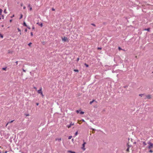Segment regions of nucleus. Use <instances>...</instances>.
<instances>
[{"instance_id":"473e14b6","label":"nucleus","mask_w":153,"mask_h":153,"mask_svg":"<svg viewBox=\"0 0 153 153\" xmlns=\"http://www.w3.org/2000/svg\"><path fill=\"white\" fill-rule=\"evenodd\" d=\"M118 49H119V50H122L121 48L120 47H119V48H118Z\"/></svg>"},{"instance_id":"3c124183","label":"nucleus","mask_w":153,"mask_h":153,"mask_svg":"<svg viewBox=\"0 0 153 153\" xmlns=\"http://www.w3.org/2000/svg\"><path fill=\"white\" fill-rule=\"evenodd\" d=\"M26 115L27 116H29V114H27Z\"/></svg>"},{"instance_id":"4be33fe9","label":"nucleus","mask_w":153,"mask_h":153,"mask_svg":"<svg viewBox=\"0 0 153 153\" xmlns=\"http://www.w3.org/2000/svg\"><path fill=\"white\" fill-rule=\"evenodd\" d=\"M2 11V10L1 9H0V14L1 15V14Z\"/></svg>"},{"instance_id":"f704fd0d","label":"nucleus","mask_w":153,"mask_h":153,"mask_svg":"<svg viewBox=\"0 0 153 153\" xmlns=\"http://www.w3.org/2000/svg\"><path fill=\"white\" fill-rule=\"evenodd\" d=\"M32 29L33 30H34V29H35V27H34V26H33L32 27Z\"/></svg>"},{"instance_id":"ddd939ff","label":"nucleus","mask_w":153,"mask_h":153,"mask_svg":"<svg viewBox=\"0 0 153 153\" xmlns=\"http://www.w3.org/2000/svg\"><path fill=\"white\" fill-rule=\"evenodd\" d=\"M143 144L145 146L146 145H147L145 141H143Z\"/></svg>"},{"instance_id":"5fc2aeb1","label":"nucleus","mask_w":153,"mask_h":153,"mask_svg":"<svg viewBox=\"0 0 153 153\" xmlns=\"http://www.w3.org/2000/svg\"><path fill=\"white\" fill-rule=\"evenodd\" d=\"M73 140H74V139H72V141H73Z\"/></svg>"},{"instance_id":"4468645a","label":"nucleus","mask_w":153,"mask_h":153,"mask_svg":"<svg viewBox=\"0 0 153 153\" xmlns=\"http://www.w3.org/2000/svg\"><path fill=\"white\" fill-rule=\"evenodd\" d=\"M150 29L149 28H148L147 29H145V30H147V31L149 32V31H150Z\"/></svg>"},{"instance_id":"4c0bfd02","label":"nucleus","mask_w":153,"mask_h":153,"mask_svg":"<svg viewBox=\"0 0 153 153\" xmlns=\"http://www.w3.org/2000/svg\"><path fill=\"white\" fill-rule=\"evenodd\" d=\"M33 88H34V89H36V90H37V88H36V87H33Z\"/></svg>"},{"instance_id":"2eb2a0df","label":"nucleus","mask_w":153,"mask_h":153,"mask_svg":"<svg viewBox=\"0 0 153 153\" xmlns=\"http://www.w3.org/2000/svg\"><path fill=\"white\" fill-rule=\"evenodd\" d=\"M23 25L25 27H27V26L26 23L25 22H24L23 23Z\"/></svg>"},{"instance_id":"dca6fc26","label":"nucleus","mask_w":153,"mask_h":153,"mask_svg":"<svg viewBox=\"0 0 153 153\" xmlns=\"http://www.w3.org/2000/svg\"><path fill=\"white\" fill-rule=\"evenodd\" d=\"M95 101V100H93L92 101L90 102V103H90V104H91L92 103H93V102L94 101Z\"/></svg>"},{"instance_id":"de8ad7c7","label":"nucleus","mask_w":153,"mask_h":153,"mask_svg":"<svg viewBox=\"0 0 153 153\" xmlns=\"http://www.w3.org/2000/svg\"><path fill=\"white\" fill-rule=\"evenodd\" d=\"M1 27H4V25H1Z\"/></svg>"},{"instance_id":"864d4df0","label":"nucleus","mask_w":153,"mask_h":153,"mask_svg":"<svg viewBox=\"0 0 153 153\" xmlns=\"http://www.w3.org/2000/svg\"><path fill=\"white\" fill-rule=\"evenodd\" d=\"M11 21H12V20H10V22H11Z\"/></svg>"},{"instance_id":"c85d7f7f","label":"nucleus","mask_w":153,"mask_h":153,"mask_svg":"<svg viewBox=\"0 0 153 153\" xmlns=\"http://www.w3.org/2000/svg\"><path fill=\"white\" fill-rule=\"evenodd\" d=\"M22 16H23L22 15V14H21V16L20 17L19 19H22Z\"/></svg>"},{"instance_id":"49530a36","label":"nucleus","mask_w":153,"mask_h":153,"mask_svg":"<svg viewBox=\"0 0 153 153\" xmlns=\"http://www.w3.org/2000/svg\"><path fill=\"white\" fill-rule=\"evenodd\" d=\"M129 151V148H128L127 149V151Z\"/></svg>"},{"instance_id":"6ab92c4d","label":"nucleus","mask_w":153,"mask_h":153,"mask_svg":"<svg viewBox=\"0 0 153 153\" xmlns=\"http://www.w3.org/2000/svg\"><path fill=\"white\" fill-rule=\"evenodd\" d=\"M6 68H7V67H5V68H2V70H6Z\"/></svg>"},{"instance_id":"79ce46f5","label":"nucleus","mask_w":153,"mask_h":153,"mask_svg":"<svg viewBox=\"0 0 153 153\" xmlns=\"http://www.w3.org/2000/svg\"><path fill=\"white\" fill-rule=\"evenodd\" d=\"M2 18L3 19H4V16L3 15H2Z\"/></svg>"},{"instance_id":"c756f323","label":"nucleus","mask_w":153,"mask_h":153,"mask_svg":"<svg viewBox=\"0 0 153 153\" xmlns=\"http://www.w3.org/2000/svg\"><path fill=\"white\" fill-rule=\"evenodd\" d=\"M32 43L31 42H30L28 44V45L29 46H30V45L32 44Z\"/></svg>"},{"instance_id":"4d7b16f0","label":"nucleus","mask_w":153,"mask_h":153,"mask_svg":"<svg viewBox=\"0 0 153 153\" xmlns=\"http://www.w3.org/2000/svg\"><path fill=\"white\" fill-rule=\"evenodd\" d=\"M1 19V17H0V19Z\"/></svg>"},{"instance_id":"393cba45","label":"nucleus","mask_w":153,"mask_h":153,"mask_svg":"<svg viewBox=\"0 0 153 153\" xmlns=\"http://www.w3.org/2000/svg\"><path fill=\"white\" fill-rule=\"evenodd\" d=\"M0 37L1 38H3V36L1 34H0Z\"/></svg>"},{"instance_id":"0eeeda50","label":"nucleus","mask_w":153,"mask_h":153,"mask_svg":"<svg viewBox=\"0 0 153 153\" xmlns=\"http://www.w3.org/2000/svg\"><path fill=\"white\" fill-rule=\"evenodd\" d=\"M61 140H62V138H56L55 139V140L56 141L58 140L59 142H60L61 141Z\"/></svg>"},{"instance_id":"7c9ffc66","label":"nucleus","mask_w":153,"mask_h":153,"mask_svg":"<svg viewBox=\"0 0 153 153\" xmlns=\"http://www.w3.org/2000/svg\"><path fill=\"white\" fill-rule=\"evenodd\" d=\"M91 25L94 26H96V25L95 24H93V23H92L91 24Z\"/></svg>"},{"instance_id":"6e6552de","label":"nucleus","mask_w":153,"mask_h":153,"mask_svg":"<svg viewBox=\"0 0 153 153\" xmlns=\"http://www.w3.org/2000/svg\"><path fill=\"white\" fill-rule=\"evenodd\" d=\"M67 40V38L66 37H64V38H62V40L64 41L65 42Z\"/></svg>"},{"instance_id":"7ed1b4c3","label":"nucleus","mask_w":153,"mask_h":153,"mask_svg":"<svg viewBox=\"0 0 153 153\" xmlns=\"http://www.w3.org/2000/svg\"><path fill=\"white\" fill-rule=\"evenodd\" d=\"M86 144V143L84 141L82 145V149L84 151L85 150V145Z\"/></svg>"},{"instance_id":"bb28decb","label":"nucleus","mask_w":153,"mask_h":153,"mask_svg":"<svg viewBox=\"0 0 153 153\" xmlns=\"http://www.w3.org/2000/svg\"><path fill=\"white\" fill-rule=\"evenodd\" d=\"M149 152H150V153H152V152H153V151L152 150H150L149 151Z\"/></svg>"},{"instance_id":"f257e3e1","label":"nucleus","mask_w":153,"mask_h":153,"mask_svg":"<svg viewBox=\"0 0 153 153\" xmlns=\"http://www.w3.org/2000/svg\"><path fill=\"white\" fill-rule=\"evenodd\" d=\"M148 144L149 145V146L148 147V148L149 149H151L153 147V143H152L149 142H148Z\"/></svg>"},{"instance_id":"2f4dec72","label":"nucleus","mask_w":153,"mask_h":153,"mask_svg":"<svg viewBox=\"0 0 153 153\" xmlns=\"http://www.w3.org/2000/svg\"><path fill=\"white\" fill-rule=\"evenodd\" d=\"M30 35H31V36H33V32H31L30 33Z\"/></svg>"},{"instance_id":"412c9836","label":"nucleus","mask_w":153,"mask_h":153,"mask_svg":"<svg viewBox=\"0 0 153 153\" xmlns=\"http://www.w3.org/2000/svg\"><path fill=\"white\" fill-rule=\"evenodd\" d=\"M72 136H69L68 137V139H71V138H72Z\"/></svg>"},{"instance_id":"37998d69","label":"nucleus","mask_w":153,"mask_h":153,"mask_svg":"<svg viewBox=\"0 0 153 153\" xmlns=\"http://www.w3.org/2000/svg\"><path fill=\"white\" fill-rule=\"evenodd\" d=\"M25 32H27V29H26L25 30Z\"/></svg>"},{"instance_id":"09e8293b","label":"nucleus","mask_w":153,"mask_h":153,"mask_svg":"<svg viewBox=\"0 0 153 153\" xmlns=\"http://www.w3.org/2000/svg\"><path fill=\"white\" fill-rule=\"evenodd\" d=\"M19 34H20V35H21V32H20V33Z\"/></svg>"},{"instance_id":"9d476101","label":"nucleus","mask_w":153,"mask_h":153,"mask_svg":"<svg viewBox=\"0 0 153 153\" xmlns=\"http://www.w3.org/2000/svg\"><path fill=\"white\" fill-rule=\"evenodd\" d=\"M36 24L38 25H39L41 27H42L43 26V24L42 23H41V24L39 23V22H38L36 23Z\"/></svg>"},{"instance_id":"a878e982","label":"nucleus","mask_w":153,"mask_h":153,"mask_svg":"<svg viewBox=\"0 0 153 153\" xmlns=\"http://www.w3.org/2000/svg\"><path fill=\"white\" fill-rule=\"evenodd\" d=\"M17 30H18V31L20 32L21 31V30H20V29L19 28H17Z\"/></svg>"},{"instance_id":"9b49d317","label":"nucleus","mask_w":153,"mask_h":153,"mask_svg":"<svg viewBox=\"0 0 153 153\" xmlns=\"http://www.w3.org/2000/svg\"><path fill=\"white\" fill-rule=\"evenodd\" d=\"M68 152H69V153H75V152H73L71 151H70V150H69V151H68Z\"/></svg>"},{"instance_id":"423d86ee","label":"nucleus","mask_w":153,"mask_h":153,"mask_svg":"<svg viewBox=\"0 0 153 153\" xmlns=\"http://www.w3.org/2000/svg\"><path fill=\"white\" fill-rule=\"evenodd\" d=\"M146 98L149 99L151 98V96L150 95H147L146 96Z\"/></svg>"},{"instance_id":"39448f33","label":"nucleus","mask_w":153,"mask_h":153,"mask_svg":"<svg viewBox=\"0 0 153 153\" xmlns=\"http://www.w3.org/2000/svg\"><path fill=\"white\" fill-rule=\"evenodd\" d=\"M74 125V123H72V122H71V123H70L69 125H67V127L68 128H70L71 127V126L73 125Z\"/></svg>"},{"instance_id":"a211bd4d","label":"nucleus","mask_w":153,"mask_h":153,"mask_svg":"<svg viewBox=\"0 0 153 153\" xmlns=\"http://www.w3.org/2000/svg\"><path fill=\"white\" fill-rule=\"evenodd\" d=\"M4 13H7V12H6V9H5L4 10Z\"/></svg>"},{"instance_id":"a18cd8bd","label":"nucleus","mask_w":153,"mask_h":153,"mask_svg":"<svg viewBox=\"0 0 153 153\" xmlns=\"http://www.w3.org/2000/svg\"><path fill=\"white\" fill-rule=\"evenodd\" d=\"M39 104L38 103H36V105H39Z\"/></svg>"},{"instance_id":"8fccbe9b","label":"nucleus","mask_w":153,"mask_h":153,"mask_svg":"<svg viewBox=\"0 0 153 153\" xmlns=\"http://www.w3.org/2000/svg\"><path fill=\"white\" fill-rule=\"evenodd\" d=\"M7 151H6L5 152V153H7Z\"/></svg>"},{"instance_id":"a19ab883","label":"nucleus","mask_w":153,"mask_h":153,"mask_svg":"<svg viewBox=\"0 0 153 153\" xmlns=\"http://www.w3.org/2000/svg\"><path fill=\"white\" fill-rule=\"evenodd\" d=\"M79 58H77V61H78L79 60Z\"/></svg>"},{"instance_id":"20e7f679","label":"nucleus","mask_w":153,"mask_h":153,"mask_svg":"<svg viewBox=\"0 0 153 153\" xmlns=\"http://www.w3.org/2000/svg\"><path fill=\"white\" fill-rule=\"evenodd\" d=\"M76 112L77 113H80V114H84V112L83 111H80L79 110H76Z\"/></svg>"},{"instance_id":"aec40b11","label":"nucleus","mask_w":153,"mask_h":153,"mask_svg":"<svg viewBox=\"0 0 153 153\" xmlns=\"http://www.w3.org/2000/svg\"><path fill=\"white\" fill-rule=\"evenodd\" d=\"M74 71L75 72H79V70L77 69H74Z\"/></svg>"},{"instance_id":"cd10ccee","label":"nucleus","mask_w":153,"mask_h":153,"mask_svg":"<svg viewBox=\"0 0 153 153\" xmlns=\"http://www.w3.org/2000/svg\"><path fill=\"white\" fill-rule=\"evenodd\" d=\"M29 29H30V27L29 26H27V27H26Z\"/></svg>"},{"instance_id":"c9c22d12","label":"nucleus","mask_w":153,"mask_h":153,"mask_svg":"<svg viewBox=\"0 0 153 153\" xmlns=\"http://www.w3.org/2000/svg\"><path fill=\"white\" fill-rule=\"evenodd\" d=\"M52 11H54V10H55V9L54 8H53L52 9Z\"/></svg>"},{"instance_id":"e433bc0d","label":"nucleus","mask_w":153,"mask_h":153,"mask_svg":"<svg viewBox=\"0 0 153 153\" xmlns=\"http://www.w3.org/2000/svg\"><path fill=\"white\" fill-rule=\"evenodd\" d=\"M18 62V61H16V62L15 63L16 64V65H17Z\"/></svg>"},{"instance_id":"c03bdc74","label":"nucleus","mask_w":153,"mask_h":153,"mask_svg":"<svg viewBox=\"0 0 153 153\" xmlns=\"http://www.w3.org/2000/svg\"><path fill=\"white\" fill-rule=\"evenodd\" d=\"M23 5V3H22L21 4V6H22Z\"/></svg>"},{"instance_id":"f03ea898","label":"nucleus","mask_w":153,"mask_h":153,"mask_svg":"<svg viewBox=\"0 0 153 153\" xmlns=\"http://www.w3.org/2000/svg\"><path fill=\"white\" fill-rule=\"evenodd\" d=\"M42 88H41L38 91V94H40L42 96H43V93H42Z\"/></svg>"},{"instance_id":"b1692460","label":"nucleus","mask_w":153,"mask_h":153,"mask_svg":"<svg viewBox=\"0 0 153 153\" xmlns=\"http://www.w3.org/2000/svg\"><path fill=\"white\" fill-rule=\"evenodd\" d=\"M143 95H144V94H139V96L142 97V96Z\"/></svg>"},{"instance_id":"58836bf2","label":"nucleus","mask_w":153,"mask_h":153,"mask_svg":"<svg viewBox=\"0 0 153 153\" xmlns=\"http://www.w3.org/2000/svg\"><path fill=\"white\" fill-rule=\"evenodd\" d=\"M23 71L24 72H26V70H25L24 69H23Z\"/></svg>"},{"instance_id":"72a5a7b5","label":"nucleus","mask_w":153,"mask_h":153,"mask_svg":"<svg viewBox=\"0 0 153 153\" xmlns=\"http://www.w3.org/2000/svg\"><path fill=\"white\" fill-rule=\"evenodd\" d=\"M101 49H102V48H101L98 47V50H101Z\"/></svg>"},{"instance_id":"f3484780","label":"nucleus","mask_w":153,"mask_h":153,"mask_svg":"<svg viewBox=\"0 0 153 153\" xmlns=\"http://www.w3.org/2000/svg\"><path fill=\"white\" fill-rule=\"evenodd\" d=\"M84 65H85L86 67H88V65L86 63L84 64Z\"/></svg>"},{"instance_id":"ea45409f","label":"nucleus","mask_w":153,"mask_h":153,"mask_svg":"<svg viewBox=\"0 0 153 153\" xmlns=\"http://www.w3.org/2000/svg\"><path fill=\"white\" fill-rule=\"evenodd\" d=\"M26 8V7L25 6L23 7V9H25Z\"/></svg>"},{"instance_id":"f8f14e48","label":"nucleus","mask_w":153,"mask_h":153,"mask_svg":"<svg viewBox=\"0 0 153 153\" xmlns=\"http://www.w3.org/2000/svg\"><path fill=\"white\" fill-rule=\"evenodd\" d=\"M14 120H12V121H10V122H9L7 123V125H6V126L7 125H8V124L9 123H12V122H13V121H14Z\"/></svg>"},{"instance_id":"6e6d98bb","label":"nucleus","mask_w":153,"mask_h":153,"mask_svg":"<svg viewBox=\"0 0 153 153\" xmlns=\"http://www.w3.org/2000/svg\"><path fill=\"white\" fill-rule=\"evenodd\" d=\"M0 153H1V151H0Z\"/></svg>"},{"instance_id":"1a4fd4ad","label":"nucleus","mask_w":153,"mask_h":153,"mask_svg":"<svg viewBox=\"0 0 153 153\" xmlns=\"http://www.w3.org/2000/svg\"><path fill=\"white\" fill-rule=\"evenodd\" d=\"M28 7H29V10L30 11L31 10H32V7L30 6V4H28Z\"/></svg>"},{"instance_id":"603ef678","label":"nucleus","mask_w":153,"mask_h":153,"mask_svg":"<svg viewBox=\"0 0 153 153\" xmlns=\"http://www.w3.org/2000/svg\"><path fill=\"white\" fill-rule=\"evenodd\" d=\"M82 121H83V122H84L85 121L84 120H82Z\"/></svg>"},{"instance_id":"5701e85b","label":"nucleus","mask_w":153,"mask_h":153,"mask_svg":"<svg viewBox=\"0 0 153 153\" xmlns=\"http://www.w3.org/2000/svg\"><path fill=\"white\" fill-rule=\"evenodd\" d=\"M78 134V131H77L76 132L75 134V136H76V135H77Z\"/></svg>"}]
</instances>
